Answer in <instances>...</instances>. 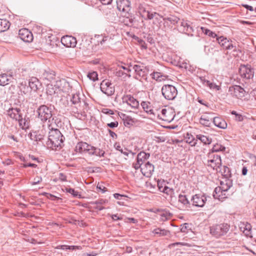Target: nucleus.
<instances>
[{
    "label": "nucleus",
    "instance_id": "35",
    "mask_svg": "<svg viewBox=\"0 0 256 256\" xmlns=\"http://www.w3.org/2000/svg\"><path fill=\"white\" fill-rule=\"evenodd\" d=\"M153 232L158 236H165L170 234V232L168 230L160 228L154 229Z\"/></svg>",
    "mask_w": 256,
    "mask_h": 256
},
{
    "label": "nucleus",
    "instance_id": "7",
    "mask_svg": "<svg viewBox=\"0 0 256 256\" xmlns=\"http://www.w3.org/2000/svg\"><path fill=\"white\" fill-rule=\"evenodd\" d=\"M228 92L232 96L238 98H241L245 96L246 92L244 88L240 86L234 85L229 88Z\"/></svg>",
    "mask_w": 256,
    "mask_h": 256
},
{
    "label": "nucleus",
    "instance_id": "16",
    "mask_svg": "<svg viewBox=\"0 0 256 256\" xmlns=\"http://www.w3.org/2000/svg\"><path fill=\"white\" fill-rule=\"evenodd\" d=\"M18 36L24 42H30L33 40V35L32 32L26 28L20 30Z\"/></svg>",
    "mask_w": 256,
    "mask_h": 256
},
{
    "label": "nucleus",
    "instance_id": "9",
    "mask_svg": "<svg viewBox=\"0 0 256 256\" xmlns=\"http://www.w3.org/2000/svg\"><path fill=\"white\" fill-rule=\"evenodd\" d=\"M180 32L185 34L188 36H192L194 29L190 24V22L188 20H182L180 24L178 27Z\"/></svg>",
    "mask_w": 256,
    "mask_h": 256
},
{
    "label": "nucleus",
    "instance_id": "45",
    "mask_svg": "<svg viewBox=\"0 0 256 256\" xmlns=\"http://www.w3.org/2000/svg\"><path fill=\"white\" fill-rule=\"evenodd\" d=\"M158 211L160 212V219L162 221H164L168 219V217L170 216V214H168V212L165 211H162L158 210Z\"/></svg>",
    "mask_w": 256,
    "mask_h": 256
},
{
    "label": "nucleus",
    "instance_id": "1",
    "mask_svg": "<svg viewBox=\"0 0 256 256\" xmlns=\"http://www.w3.org/2000/svg\"><path fill=\"white\" fill-rule=\"evenodd\" d=\"M64 140V138L58 129L52 128L49 132L46 144L50 148L56 150L62 147Z\"/></svg>",
    "mask_w": 256,
    "mask_h": 256
},
{
    "label": "nucleus",
    "instance_id": "36",
    "mask_svg": "<svg viewBox=\"0 0 256 256\" xmlns=\"http://www.w3.org/2000/svg\"><path fill=\"white\" fill-rule=\"evenodd\" d=\"M141 106L142 107L144 110L148 114H154L153 110H152L150 108V103L147 102H142L141 103Z\"/></svg>",
    "mask_w": 256,
    "mask_h": 256
},
{
    "label": "nucleus",
    "instance_id": "5",
    "mask_svg": "<svg viewBox=\"0 0 256 256\" xmlns=\"http://www.w3.org/2000/svg\"><path fill=\"white\" fill-rule=\"evenodd\" d=\"M230 225H212L210 227V232L218 238L226 234L229 230Z\"/></svg>",
    "mask_w": 256,
    "mask_h": 256
},
{
    "label": "nucleus",
    "instance_id": "19",
    "mask_svg": "<svg viewBox=\"0 0 256 256\" xmlns=\"http://www.w3.org/2000/svg\"><path fill=\"white\" fill-rule=\"evenodd\" d=\"M112 218L114 221L122 220L126 223L135 224L138 222V220L136 219L133 218H127L118 214H114L112 216Z\"/></svg>",
    "mask_w": 256,
    "mask_h": 256
},
{
    "label": "nucleus",
    "instance_id": "29",
    "mask_svg": "<svg viewBox=\"0 0 256 256\" xmlns=\"http://www.w3.org/2000/svg\"><path fill=\"white\" fill-rule=\"evenodd\" d=\"M10 22L6 19H0V32L7 30L10 26Z\"/></svg>",
    "mask_w": 256,
    "mask_h": 256
},
{
    "label": "nucleus",
    "instance_id": "39",
    "mask_svg": "<svg viewBox=\"0 0 256 256\" xmlns=\"http://www.w3.org/2000/svg\"><path fill=\"white\" fill-rule=\"evenodd\" d=\"M56 88L51 84H48L46 86V93L50 95H52L56 93Z\"/></svg>",
    "mask_w": 256,
    "mask_h": 256
},
{
    "label": "nucleus",
    "instance_id": "26",
    "mask_svg": "<svg viewBox=\"0 0 256 256\" xmlns=\"http://www.w3.org/2000/svg\"><path fill=\"white\" fill-rule=\"evenodd\" d=\"M232 186V181L230 180L226 179L224 181L220 182V188H222L224 192H226Z\"/></svg>",
    "mask_w": 256,
    "mask_h": 256
},
{
    "label": "nucleus",
    "instance_id": "10",
    "mask_svg": "<svg viewBox=\"0 0 256 256\" xmlns=\"http://www.w3.org/2000/svg\"><path fill=\"white\" fill-rule=\"evenodd\" d=\"M174 112L172 110L166 108L162 109L160 113L158 114V116L160 119L168 122H171L174 120Z\"/></svg>",
    "mask_w": 256,
    "mask_h": 256
},
{
    "label": "nucleus",
    "instance_id": "18",
    "mask_svg": "<svg viewBox=\"0 0 256 256\" xmlns=\"http://www.w3.org/2000/svg\"><path fill=\"white\" fill-rule=\"evenodd\" d=\"M133 69L136 74V78L138 80L140 78H144L146 76L145 68L143 66L135 64Z\"/></svg>",
    "mask_w": 256,
    "mask_h": 256
},
{
    "label": "nucleus",
    "instance_id": "47",
    "mask_svg": "<svg viewBox=\"0 0 256 256\" xmlns=\"http://www.w3.org/2000/svg\"><path fill=\"white\" fill-rule=\"evenodd\" d=\"M71 102L73 104H78L80 102V98L79 94H73L72 98L70 99Z\"/></svg>",
    "mask_w": 256,
    "mask_h": 256
},
{
    "label": "nucleus",
    "instance_id": "27",
    "mask_svg": "<svg viewBox=\"0 0 256 256\" xmlns=\"http://www.w3.org/2000/svg\"><path fill=\"white\" fill-rule=\"evenodd\" d=\"M150 75L153 79L158 82L165 80L168 78V76L158 72H154Z\"/></svg>",
    "mask_w": 256,
    "mask_h": 256
},
{
    "label": "nucleus",
    "instance_id": "41",
    "mask_svg": "<svg viewBox=\"0 0 256 256\" xmlns=\"http://www.w3.org/2000/svg\"><path fill=\"white\" fill-rule=\"evenodd\" d=\"M123 120L124 125L128 127L132 126L133 124V123L134 122V121L132 120V118L129 116H126L125 118H123Z\"/></svg>",
    "mask_w": 256,
    "mask_h": 256
},
{
    "label": "nucleus",
    "instance_id": "54",
    "mask_svg": "<svg viewBox=\"0 0 256 256\" xmlns=\"http://www.w3.org/2000/svg\"><path fill=\"white\" fill-rule=\"evenodd\" d=\"M96 188L99 189L102 193H104L107 190V188L106 187H104L102 184H100L99 183L96 186Z\"/></svg>",
    "mask_w": 256,
    "mask_h": 256
},
{
    "label": "nucleus",
    "instance_id": "50",
    "mask_svg": "<svg viewBox=\"0 0 256 256\" xmlns=\"http://www.w3.org/2000/svg\"><path fill=\"white\" fill-rule=\"evenodd\" d=\"M94 147L89 144L88 148H87L85 154H88L90 156H92L94 154Z\"/></svg>",
    "mask_w": 256,
    "mask_h": 256
},
{
    "label": "nucleus",
    "instance_id": "63",
    "mask_svg": "<svg viewBox=\"0 0 256 256\" xmlns=\"http://www.w3.org/2000/svg\"><path fill=\"white\" fill-rule=\"evenodd\" d=\"M108 131L109 132L110 136L112 138H117V134L114 132H112L110 130H108Z\"/></svg>",
    "mask_w": 256,
    "mask_h": 256
},
{
    "label": "nucleus",
    "instance_id": "3",
    "mask_svg": "<svg viewBox=\"0 0 256 256\" xmlns=\"http://www.w3.org/2000/svg\"><path fill=\"white\" fill-rule=\"evenodd\" d=\"M162 96L167 100H174L178 95L176 88L172 84H164L161 89Z\"/></svg>",
    "mask_w": 256,
    "mask_h": 256
},
{
    "label": "nucleus",
    "instance_id": "34",
    "mask_svg": "<svg viewBox=\"0 0 256 256\" xmlns=\"http://www.w3.org/2000/svg\"><path fill=\"white\" fill-rule=\"evenodd\" d=\"M178 202L182 204L183 206H185L186 208H187L190 204V202L188 201L186 196L185 195H179Z\"/></svg>",
    "mask_w": 256,
    "mask_h": 256
},
{
    "label": "nucleus",
    "instance_id": "52",
    "mask_svg": "<svg viewBox=\"0 0 256 256\" xmlns=\"http://www.w3.org/2000/svg\"><path fill=\"white\" fill-rule=\"evenodd\" d=\"M18 121L20 126L24 128V126H26V121L25 119H23L22 116H20V120H18Z\"/></svg>",
    "mask_w": 256,
    "mask_h": 256
},
{
    "label": "nucleus",
    "instance_id": "38",
    "mask_svg": "<svg viewBox=\"0 0 256 256\" xmlns=\"http://www.w3.org/2000/svg\"><path fill=\"white\" fill-rule=\"evenodd\" d=\"M251 227V225H242V226L240 227V228L244 229L243 232L247 236L252 237Z\"/></svg>",
    "mask_w": 256,
    "mask_h": 256
},
{
    "label": "nucleus",
    "instance_id": "21",
    "mask_svg": "<svg viewBox=\"0 0 256 256\" xmlns=\"http://www.w3.org/2000/svg\"><path fill=\"white\" fill-rule=\"evenodd\" d=\"M208 113L202 114L200 118V123L204 126H210L213 120L212 116H210ZM210 114H213L211 113Z\"/></svg>",
    "mask_w": 256,
    "mask_h": 256
},
{
    "label": "nucleus",
    "instance_id": "58",
    "mask_svg": "<svg viewBox=\"0 0 256 256\" xmlns=\"http://www.w3.org/2000/svg\"><path fill=\"white\" fill-rule=\"evenodd\" d=\"M142 165V162H138V160H137L136 162V163H134L132 164V166L133 167L136 169V170H138V169L140 166Z\"/></svg>",
    "mask_w": 256,
    "mask_h": 256
},
{
    "label": "nucleus",
    "instance_id": "23",
    "mask_svg": "<svg viewBox=\"0 0 256 256\" xmlns=\"http://www.w3.org/2000/svg\"><path fill=\"white\" fill-rule=\"evenodd\" d=\"M212 122L216 126L220 128L225 129L227 127L226 122L220 117H213Z\"/></svg>",
    "mask_w": 256,
    "mask_h": 256
},
{
    "label": "nucleus",
    "instance_id": "14",
    "mask_svg": "<svg viewBox=\"0 0 256 256\" xmlns=\"http://www.w3.org/2000/svg\"><path fill=\"white\" fill-rule=\"evenodd\" d=\"M61 42L66 47L74 48L77 44V40L74 36L66 35L62 38Z\"/></svg>",
    "mask_w": 256,
    "mask_h": 256
},
{
    "label": "nucleus",
    "instance_id": "48",
    "mask_svg": "<svg viewBox=\"0 0 256 256\" xmlns=\"http://www.w3.org/2000/svg\"><path fill=\"white\" fill-rule=\"evenodd\" d=\"M88 77L94 82L98 79V74L96 72H89L88 74Z\"/></svg>",
    "mask_w": 256,
    "mask_h": 256
},
{
    "label": "nucleus",
    "instance_id": "64",
    "mask_svg": "<svg viewBox=\"0 0 256 256\" xmlns=\"http://www.w3.org/2000/svg\"><path fill=\"white\" fill-rule=\"evenodd\" d=\"M58 178L62 181H66V177L64 174L60 173L59 174Z\"/></svg>",
    "mask_w": 256,
    "mask_h": 256
},
{
    "label": "nucleus",
    "instance_id": "59",
    "mask_svg": "<svg viewBox=\"0 0 256 256\" xmlns=\"http://www.w3.org/2000/svg\"><path fill=\"white\" fill-rule=\"evenodd\" d=\"M37 165L34 164L28 163V164H23L22 167L26 168L27 167H32V168H36Z\"/></svg>",
    "mask_w": 256,
    "mask_h": 256
},
{
    "label": "nucleus",
    "instance_id": "55",
    "mask_svg": "<svg viewBox=\"0 0 256 256\" xmlns=\"http://www.w3.org/2000/svg\"><path fill=\"white\" fill-rule=\"evenodd\" d=\"M126 18L128 20L129 24L132 25L134 21V18L132 16V14L129 12V16H125Z\"/></svg>",
    "mask_w": 256,
    "mask_h": 256
},
{
    "label": "nucleus",
    "instance_id": "51",
    "mask_svg": "<svg viewBox=\"0 0 256 256\" xmlns=\"http://www.w3.org/2000/svg\"><path fill=\"white\" fill-rule=\"evenodd\" d=\"M116 76H117L118 77H122V76H124V75L128 76L129 77L130 76V74H128L126 72H124L121 70H117L116 72Z\"/></svg>",
    "mask_w": 256,
    "mask_h": 256
},
{
    "label": "nucleus",
    "instance_id": "15",
    "mask_svg": "<svg viewBox=\"0 0 256 256\" xmlns=\"http://www.w3.org/2000/svg\"><path fill=\"white\" fill-rule=\"evenodd\" d=\"M206 200V196L201 194H196L192 198V204L198 207L204 206Z\"/></svg>",
    "mask_w": 256,
    "mask_h": 256
},
{
    "label": "nucleus",
    "instance_id": "40",
    "mask_svg": "<svg viewBox=\"0 0 256 256\" xmlns=\"http://www.w3.org/2000/svg\"><path fill=\"white\" fill-rule=\"evenodd\" d=\"M108 201L106 200L103 199H99L97 200H96L93 202L94 204H96L97 205L96 208L101 210L104 208V207L101 206V205L104 204L106 202Z\"/></svg>",
    "mask_w": 256,
    "mask_h": 256
},
{
    "label": "nucleus",
    "instance_id": "33",
    "mask_svg": "<svg viewBox=\"0 0 256 256\" xmlns=\"http://www.w3.org/2000/svg\"><path fill=\"white\" fill-rule=\"evenodd\" d=\"M18 88L22 93L24 94H27L29 91L28 86L26 85V82L23 80L18 84Z\"/></svg>",
    "mask_w": 256,
    "mask_h": 256
},
{
    "label": "nucleus",
    "instance_id": "28",
    "mask_svg": "<svg viewBox=\"0 0 256 256\" xmlns=\"http://www.w3.org/2000/svg\"><path fill=\"white\" fill-rule=\"evenodd\" d=\"M224 192L222 188H220V186H217L215 188L214 193H213V197L215 199H218L220 200H222L226 198V196H224V195L220 194V193Z\"/></svg>",
    "mask_w": 256,
    "mask_h": 256
},
{
    "label": "nucleus",
    "instance_id": "53",
    "mask_svg": "<svg viewBox=\"0 0 256 256\" xmlns=\"http://www.w3.org/2000/svg\"><path fill=\"white\" fill-rule=\"evenodd\" d=\"M146 12H147V19H148V20H152L156 16L159 15L156 12L150 13V12L147 11Z\"/></svg>",
    "mask_w": 256,
    "mask_h": 256
},
{
    "label": "nucleus",
    "instance_id": "12",
    "mask_svg": "<svg viewBox=\"0 0 256 256\" xmlns=\"http://www.w3.org/2000/svg\"><path fill=\"white\" fill-rule=\"evenodd\" d=\"M239 73L242 78L249 80L254 77V70L248 66H242L239 68Z\"/></svg>",
    "mask_w": 256,
    "mask_h": 256
},
{
    "label": "nucleus",
    "instance_id": "37",
    "mask_svg": "<svg viewBox=\"0 0 256 256\" xmlns=\"http://www.w3.org/2000/svg\"><path fill=\"white\" fill-rule=\"evenodd\" d=\"M218 172H221L222 175L225 176H228L230 174V168L225 166H220V168L218 169Z\"/></svg>",
    "mask_w": 256,
    "mask_h": 256
},
{
    "label": "nucleus",
    "instance_id": "25",
    "mask_svg": "<svg viewBox=\"0 0 256 256\" xmlns=\"http://www.w3.org/2000/svg\"><path fill=\"white\" fill-rule=\"evenodd\" d=\"M88 144L85 142H79L77 144L75 150L76 152H78L80 153H86V151L87 148H88Z\"/></svg>",
    "mask_w": 256,
    "mask_h": 256
},
{
    "label": "nucleus",
    "instance_id": "44",
    "mask_svg": "<svg viewBox=\"0 0 256 256\" xmlns=\"http://www.w3.org/2000/svg\"><path fill=\"white\" fill-rule=\"evenodd\" d=\"M105 152L104 150H100V148L94 147V156H104Z\"/></svg>",
    "mask_w": 256,
    "mask_h": 256
},
{
    "label": "nucleus",
    "instance_id": "43",
    "mask_svg": "<svg viewBox=\"0 0 256 256\" xmlns=\"http://www.w3.org/2000/svg\"><path fill=\"white\" fill-rule=\"evenodd\" d=\"M164 20H167L170 22L171 24H177L180 20V18L176 16H170V17L165 18H164Z\"/></svg>",
    "mask_w": 256,
    "mask_h": 256
},
{
    "label": "nucleus",
    "instance_id": "17",
    "mask_svg": "<svg viewBox=\"0 0 256 256\" xmlns=\"http://www.w3.org/2000/svg\"><path fill=\"white\" fill-rule=\"evenodd\" d=\"M154 167L149 162L145 163L143 167L141 168V172L144 176L147 178H150L154 171Z\"/></svg>",
    "mask_w": 256,
    "mask_h": 256
},
{
    "label": "nucleus",
    "instance_id": "61",
    "mask_svg": "<svg viewBox=\"0 0 256 256\" xmlns=\"http://www.w3.org/2000/svg\"><path fill=\"white\" fill-rule=\"evenodd\" d=\"M114 147L116 150L120 152H123V149L119 144L116 143L114 144Z\"/></svg>",
    "mask_w": 256,
    "mask_h": 256
},
{
    "label": "nucleus",
    "instance_id": "60",
    "mask_svg": "<svg viewBox=\"0 0 256 256\" xmlns=\"http://www.w3.org/2000/svg\"><path fill=\"white\" fill-rule=\"evenodd\" d=\"M138 9L140 13L146 12V8H144L142 4H140L138 6Z\"/></svg>",
    "mask_w": 256,
    "mask_h": 256
},
{
    "label": "nucleus",
    "instance_id": "13",
    "mask_svg": "<svg viewBox=\"0 0 256 256\" xmlns=\"http://www.w3.org/2000/svg\"><path fill=\"white\" fill-rule=\"evenodd\" d=\"M123 103H126L133 108H138L139 107L138 101L130 94L124 95L122 98Z\"/></svg>",
    "mask_w": 256,
    "mask_h": 256
},
{
    "label": "nucleus",
    "instance_id": "49",
    "mask_svg": "<svg viewBox=\"0 0 256 256\" xmlns=\"http://www.w3.org/2000/svg\"><path fill=\"white\" fill-rule=\"evenodd\" d=\"M162 192L168 195H171L173 192V190L167 186H165L164 188H162Z\"/></svg>",
    "mask_w": 256,
    "mask_h": 256
},
{
    "label": "nucleus",
    "instance_id": "31",
    "mask_svg": "<svg viewBox=\"0 0 256 256\" xmlns=\"http://www.w3.org/2000/svg\"><path fill=\"white\" fill-rule=\"evenodd\" d=\"M150 156V154L144 152H141L137 156V160L142 164L145 160H147Z\"/></svg>",
    "mask_w": 256,
    "mask_h": 256
},
{
    "label": "nucleus",
    "instance_id": "56",
    "mask_svg": "<svg viewBox=\"0 0 256 256\" xmlns=\"http://www.w3.org/2000/svg\"><path fill=\"white\" fill-rule=\"evenodd\" d=\"M118 122L116 121V122H112L108 124L107 126L110 128H116L118 126Z\"/></svg>",
    "mask_w": 256,
    "mask_h": 256
},
{
    "label": "nucleus",
    "instance_id": "6",
    "mask_svg": "<svg viewBox=\"0 0 256 256\" xmlns=\"http://www.w3.org/2000/svg\"><path fill=\"white\" fill-rule=\"evenodd\" d=\"M130 5V0H116L117 8L124 13V16H129V12L131 10Z\"/></svg>",
    "mask_w": 256,
    "mask_h": 256
},
{
    "label": "nucleus",
    "instance_id": "30",
    "mask_svg": "<svg viewBox=\"0 0 256 256\" xmlns=\"http://www.w3.org/2000/svg\"><path fill=\"white\" fill-rule=\"evenodd\" d=\"M12 76L6 74L0 75V86H6L8 84Z\"/></svg>",
    "mask_w": 256,
    "mask_h": 256
},
{
    "label": "nucleus",
    "instance_id": "42",
    "mask_svg": "<svg viewBox=\"0 0 256 256\" xmlns=\"http://www.w3.org/2000/svg\"><path fill=\"white\" fill-rule=\"evenodd\" d=\"M225 149V148L222 146L220 144H215L212 149V152L213 154L214 152H218L220 151H222Z\"/></svg>",
    "mask_w": 256,
    "mask_h": 256
},
{
    "label": "nucleus",
    "instance_id": "20",
    "mask_svg": "<svg viewBox=\"0 0 256 256\" xmlns=\"http://www.w3.org/2000/svg\"><path fill=\"white\" fill-rule=\"evenodd\" d=\"M41 76L43 79L51 82L55 78L56 74L54 70L48 68L44 70Z\"/></svg>",
    "mask_w": 256,
    "mask_h": 256
},
{
    "label": "nucleus",
    "instance_id": "62",
    "mask_svg": "<svg viewBox=\"0 0 256 256\" xmlns=\"http://www.w3.org/2000/svg\"><path fill=\"white\" fill-rule=\"evenodd\" d=\"M208 36H210L212 38H218V36L217 34L215 32L211 31L210 30L208 33Z\"/></svg>",
    "mask_w": 256,
    "mask_h": 256
},
{
    "label": "nucleus",
    "instance_id": "46",
    "mask_svg": "<svg viewBox=\"0 0 256 256\" xmlns=\"http://www.w3.org/2000/svg\"><path fill=\"white\" fill-rule=\"evenodd\" d=\"M64 191L72 194L74 197H76L78 195V192L76 191L74 188H65Z\"/></svg>",
    "mask_w": 256,
    "mask_h": 256
},
{
    "label": "nucleus",
    "instance_id": "24",
    "mask_svg": "<svg viewBox=\"0 0 256 256\" xmlns=\"http://www.w3.org/2000/svg\"><path fill=\"white\" fill-rule=\"evenodd\" d=\"M41 84L39 80L36 77H32L29 80V86L32 90L36 91L40 88Z\"/></svg>",
    "mask_w": 256,
    "mask_h": 256
},
{
    "label": "nucleus",
    "instance_id": "32",
    "mask_svg": "<svg viewBox=\"0 0 256 256\" xmlns=\"http://www.w3.org/2000/svg\"><path fill=\"white\" fill-rule=\"evenodd\" d=\"M196 138L197 140H200L204 144H209L212 142V138L204 135L197 134Z\"/></svg>",
    "mask_w": 256,
    "mask_h": 256
},
{
    "label": "nucleus",
    "instance_id": "57",
    "mask_svg": "<svg viewBox=\"0 0 256 256\" xmlns=\"http://www.w3.org/2000/svg\"><path fill=\"white\" fill-rule=\"evenodd\" d=\"M102 112L104 114H113L114 112L112 110L108 109V108H104L102 110Z\"/></svg>",
    "mask_w": 256,
    "mask_h": 256
},
{
    "label": "nucleus",
    "instance_id": "22",
    "mask_svg": "<svg viewBox=\"0 0 256 256\" xmlns=\"http://www.w3.org/2000/svg\"><path fill=\"white\" fill-rule=\"evenodd\" d=\"M7 114L12 118L16 120H20V109L19 108H10L7 110Z\"/></svg>",
    "mask_w": 256,
    "mask_h": 256
},
{
    "label": "nucleus",
    "instance_id": "2",
    "mask_svg": "<svg viewBox=\"0 0 256 256\" xmlns=\"http://www.w3.org/2000/svg\"><path fill=\"white\" fill-rule=\"evenodd\" d=\"M204 164L206 166L210 167L213 170L218 171L220 166H222L220 156L218 154L209 152L208 155V159L205 160Z\"/></svg>",
    "mask_w": 256,
    "mask_h": 256
},
{
    "label": "nucleus",
    "instance_id": "8",
    "mask_svg": "<svg viewBox=\"0 0 256 256\" xmlns=\"http://www.w3.org/2000/svg\"><path fill=\"white\" fill-rule=\"evenodd\" d=\"M216 41L224 50H232L234 51L236 50V46L234 45L232 41L228 40L226 38L220 36L216 38Z\"/></svg>",
    "mask_w": 256,
    "mask_h": 256
},
{
    "label": "nucleus",
    "instance_id": "4",
    "mask_svg": "<svg viewBox=\"0 0 256 256\" xmlns=\"http://www.w3.org/2000/svg\"><path fill=\"white\" fill-rule=\"evenodd\" d=\"M38 118L41 120L46 122L52 116V112L50 108L46 105L40 106L37 110Z\"/></svg>",
    "mask_w": 256,
    "mask_h": 256
},
{
    "label": "nucleus",
    "instance_id": "11",
    "mask_svg": "<svg viewBox=\"0 0 256 256\" xmlns=\"http://www.w3.org/2000/svg\"><path fill=\"white\" fill-rule=\"evenodd\" d=\"M102 92L108 96H112L114 92V88L108 80H104L100 84Z\"/></svg>",
    "mask_w": 256,
    "mask_h": 256
}]
</instances>
